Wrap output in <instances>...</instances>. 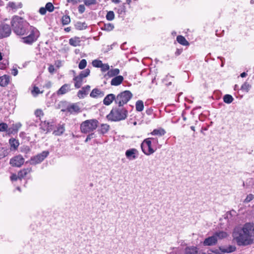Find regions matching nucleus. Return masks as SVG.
I'll return each instance as SVG.
<instances>
[{"instance_id":"f257e3e1","label":"nucleus","mask_w":254,"mask_h":254,"mask_svg":"<svg viewBox=\"0 0 254 254\" xmlns=\"http://www.w3.org/2000/svg\"><path fill=\"white\" fill-rule=\"evenodd\" d=\"M232 237L239 246H247L254 244V224L246 223L242 227H235Z\"/></svg>"},{"instance_id":"f03ea898","label":"nucleus","mask_w":254,"mask_h":254,"mask_svg":"<svg viewBox=\"0 0 254 254\" xmlns=\"http://www.w3.org/2000/svg\"><path fill=\"white\" fill-rule=\"evenodd\" d=\"M11 24L14 32L17 35L22 36L28 34V30L31 26L22 17L17 15L13 16Z\"/></svg>"},{"instance_id":"7ed1b4c3","label":"nucleus","mask_w":254,"mask_h":254,"mask_svg":"<svg viewBox=\"0 0 254 254\" xmlns=\"http://www.w3.org/2000/svg\"><path fill=\"white\" fill-rule=\"evenodd\" d=\"M128 115L127 110L123 106L113 107L110 113L106 116L108 121L119 122L125 120Z\"/></svg>"},{"instance_id":"20e7f679","label":"nucleus","mask_w":254,"mask_h":254,"mask_svg":"<svg viewBox=\"0 0 254 254\" xmlns=\"http://www.w3.org/2000/svg\"><path fill=\"white\" fill-rule=\"evenodd\" d=\"M99 122L96 119L86 120L80 125V130L82 133L87 134L93 132L98 127Z\"/></svg>"},{"instance_id":"39448f33","label":"nucleus","mask_w":254,"mask_h":254,"mask_svg":"<svg viewBox=\"0 0 254 254\" xmlns=\"http://www.w3.org/2000/svg\"><path fill=\"white\" fill-rule=\"evenodd\" d=\"M39 36L40 32L39 30L32 26L28 30L27 35L22 38V41L26 44L31 45L37 40Z\"/></svg>"},{"instance_id":"423d86ee","label":"nucleus","mask_w":254,"mask_h":254,"mask_svg":"<svg viewBox=\"0 0 254 254\" xmlns=\"http://www.w3.org/2000/svg\"><path fill=\"white\" fill-rule=\"evenodd\" d=\"M132 97V94L129 90L121 92L116 96V105L123 107L124 105L127 104Z\"/></svg>"},{"instance_id":"0eeeda50","label":"nucleus","mask_w":254,"mask_h":254,"mask_svg":"<svg viewBox=\"0 0 254 254\" xmlns=\"http://www.w3.org/2000/svg\"><path fill=\"white\" fill-rule=\"evenodd\" d=\"M152 142L150 139H145L141 144L142 152L147 155L153 154L155 150L152 147Z\"/></svg>"},{"instance_id":"6e6552de","label":"nucleus","mask_w":254,"mask_h":254,"mask_svg":"<svg viewBox=\"0 0 254 254\" xmlns=\"http://www.w3.org/2000/svg\"><path fill=\"white\" fill-rule=\"evenodd\" d=\"M48 151H44L42 153L31 158L30 162L31 164L36 165L42 162L49 155Z\"/></svg>"},{"instance_id":"1a4fd4ad","label":"nucleus","mask_w":254,"mask_h":254,"mask_svg":"<svg viewBox=\"0 0 254 254\" xmlns=\"http://www.w3.org/2000/svg\"><path fill=\"white\" fill-rule=\"evenodd\" d=\"M24 163V159L21 155H16L10 160L9 163L13 167H20Z\"/></svg>"},{"instance_id":"9d476101","label":"nucleus","mask_w":254,"mask_h":254,"mask_svg":"<svg viewBox=\"0 0 254 254\" xmlns=\"http://www.w3.org/2000/svg\"><path fill=\"white\" fill-rule=\"evenodd\" d=\"M11 28L8 24H2L0 26V35L2 37H6L11 33Z\"/></svg>"},{"instance_id":"9b49d317","label":"nucleus","mask_w":254,"mask_h":254,"mask_svg":"<svg viewBox=\"0 0 254 254\" xmlns=\"http://www.w3.org/2000/svg\"><path fill=\"white\" fill-rule=\"evenodd\" d=\"M21 127L22 125L20 123L13 124L11 125L10 127H8L7 130V134L8 135H10L11 134L14 135L16 134Z\"/></svg>"},{"instance_id":"f8f14e48","label":"nucleus","mask_w":254,"mask_h":254,"mask_svg":"<svg viewBox=\"0 0 254 254\" xmlns=\"http://www.w3.org/2000/svg\"><path fill=\"white\" fill-rule=\"evenodd\" d=\"M66 111L70 114H73L80 113L81 112V109L78 103H76L69 105L67 107Z\"/></svg>"},{"instance_id":"ddd939ff","label":"nucleus","mask_w":254,"mask_h":254,"mask_svg":"<svg viewBox=\"0 0 254 254\" xmlns=\"http://www.w3.org/2000/svg\"><path fill=\"white\" fill-rule=\"evenodd\" d=\"M70 88V84L65 83L57 91V94L59 96L65 94L71 90Z\"/></svg>"},{"instance_id":"4468645a","label":"nucleus","mask_w":254,"mask_h":254,"mask_svg":"<svg viewBox=\"0 0 254 254\" xmlns=\"http://www.w3.org/2000/svg\"><path fill=\"white\" fill-rule=\"evenodd\" d=\"M116 95L114 94L110 93L107 95L103 99V104L106 106L110 105L113 101L116 104Z\"/></svg>"},{"instance_id":"2eb2a0df","label":"nucleus","mask_w":254,"mask_h":254,"mask_svg":"<svg viewBox=\"0 0 254 254\" xmlns=\"http://www.w3.org/2000/svg\"><path fill=\"white\" fill-rule=\"evenodd\" d=\"M138 151L135 148L128 149L126 152V156L129 160H134L137 158Z\"/></svg>"},{"instance_id":"dca6fc26","label":"nucleus","mask_w":254,"mask_h":254,"mask_svg":"<svg viewBox=\"0 0 254 254\" xmlns=\"http://www.w3.org/2000/svg\"><path fill=\"white\" fill-rule=\"evenodd\" d=\"M32 171L31 167L23 168L18 172L19 175V180H21L24 177H26L28 174H30Z\"/></svg>"},{"instance_id":"f3484780","label":"nucleus","mask_w":254,"mask_h":254,"mask_svg":"<svg viewBox=\"0 0 254 254\" xmlns=\"http://www.w3.org/2000/svg\"><path fill=\"white\" fill-rule=\"evenodd\" d=\"M217 242V239L215 238L214 235L211 237L206 238L203 242L204 246H213L215 245Z\"/></svg>"},{"instance_id":"a211bd4d","label":"nucleus","mask_w":254,"mask_h":254,"mask_svg":"<svg viewBox=\"0 0 254 254\" xmlns=\"http://www.w3.org/2000/svg\"><path fill=\"white\" fill-rule=\"evenodd\" d=\"M10 77L9 75L4 74L0 76V86L6 87L10 82Z\"/></svg>"},{"instance_id":"6ab92c4d","label":"nucleus","mask_w":254,"mask_h":254,"mask_svg":"<svg viewBox=\"0 0 254 254\" xmlns=\"http://www.w3.org/2000/svg\"><path fill=\"white\" fill-rule=\"evenodd\" d=\"M104 92L101 91L98 88L93 89L90 94V97L94 98L102 97L104 96Z\"/></svg>"},{"instance_id":"aec40b11","label":"nucleus","mask_w":254,"mask_h":254,"mask_svg":"<svg viewBox=\"0 0 254 254\" xmlns=\"http://www.w3.org/2000/svg\"><path fill=\"white\" fill-rule=\"evenodd\" d=\"M9 143L10 146V149L11 150H17L18 146L19 145V140L16 139L14 138H10L9 139Z\"/></svg>"},{"instance_id":"412c9836","label":"nucleus","mask_w":254,"mask_h":254,"mask_svg":"<svg viewBox=\"0 0 254 254\" xmlns=\"http://www.w3.org/2000/svg\"><path fill=\"white\" fill-rule=\"evenodd\" d=\"M80 38L77 36H74L69 39V45L73 47L80 46Z\"/></svg>"},{"instance_id":"4be33fe9","label":"nucleus","mask_w":254,"mask_h":254,"mask_svg":"<svg viewBox=\"0 0 254 254\" xmlns=\"http://www.w3.org/2000/svg\"><path fill=\"white\" fill-rule=\"evenodd\" d=\"M123 80L124 77L123 76H116L111 80V84L113 86H118L123 82Z\"/></svg>"},{"instance_id":"5701e85b","label":"nucleus","mask_w":254,"mask_h":254,"mask_svg":"<svg viewBox=\"0 0 254 254\" xmlns=\"http://www.w3.org/2000/svg\"><path fill=\"white\" fill-rule=\"evenodd\" d=\"M73 80L74 81V87L78 89L80 88L82 86L83 78L78 75L74 77Z\"/></svg>"},{"instance_id":"b1692460","label":"nucleus","mask_w":254,"mask_h":254,"mask_svg":"<svg viewBox=\"0 0 254 254\" xmlns=\"http://www.w3.org/2000/svg\"><path fill=\"white\" fill-rule=\"evenodd\" d=\"M165 133V130L162 127H159L156 129H154L152 131H151L150 133V134L152 135L162 136L164 135Z\"/></svg>"},{"instance_id":"393cba45","label":"nucleus","mask_w":254,"mask_h":254,"mask_svg":"<svg viewBox=\"0 0 254 254\" xmlns=\"http://www.w3.org/2000/svg\"><path fill=\"white\" fill-rule=\"evenodd\" d=\"M65 131L64 125H59L57 129L53 132L55 135L60 136Z\"/></svg>"},{"instance_id":"a878e982","label":"nucleus","mask_w":254,"mask_h":254,"mask_svg":"<svg viewBox=\"0 0 254 254\" xmlns=\"http://www.w3.org/2000/svg\"><path fill=\"white\" fill-rule=\"evenodd\" d=\"M90 86L89 85H86L82 87L81 90L78 91L77 93V96L79 98H82L84 96L87 94V92L89 90Z\"/></svg>"},{"instance_id":"bb28decb","label":"nucleus","mask_w":254,"mask_h":254,"mask_svg":"<svg viewBox=\"0 0 254 254\" xmlns=\"http://www.w3.org/2000/svg\"><path fill=\"white\" fill-rule=\"evenodd\" d=\"M177 41L183 46H188L190 45L189 42L182 35H178L176 38Z\"/></svg>"},{"instance_id":"cd10ccee","label":"nucleus","mask_w":254,"mask_h":254,"mask_svg":"<svg viewBox=\"0 0 254 254\" xmlns=\"http://www.w3.org/2000/svg\"><path fill=\"white\" fill-rule=\"evenodd\" d=\"M198 249L196 247H188L185 250V254H197Z\"/></svg>"},{"instance_id":"c85d7f7f","label":"nucleus","mask_w":254,"mask_h":254,"mask_svg":"<svg viewBox=\"0 0 254 254\" xmlns=\"http://www.w3.org/2000/svg\"><path fill=\"white\" fill-rule=\"evenodd\" d=\"M110 129V126L107 124H103L100 126L98 131L100 133L104 134L108 132Z\"/></svg>"},{"instance_id":"c756f323","label":"nucleus","mask_w":254,"mask_h":254,"mask_svg":"<svg viewBox=\"0 0 254 254\" xmlns=\"http://www.w3.org/2000/svg\"><path fill=\"white\" fill-rule=\"evenodd\" d=\"M215 238L218 240V239H222L224 238H226L228 237V234L227 232L223 231H220L219 232H216L214 234Z\"/></svg>"},{"instance_id":"7c9ffc66","label":"nucleus","mask_w":254,"mask_h":254,"mask_svg":"<svg viewBox=\"0 0 254 254\" xmlns=\"http://www.w3.org/2000/svg\"><path fill=\"white\" fill-rule=\"evenodd\" d=\"M114 28V25L110 23H104L103 26L101 27L102 30L106 31H111Z\"/></svg>"},{"instance_id":"2f4dec72","label":"nucleus","mask_w":254,"mask_h":254,"mask_svg":"<svg viewBox=\"0 0 254 254\" xmlns=\"http://www.w3.org/2000/svg\"><path fill=\"white\" fill-rule=\"evenodd\" d=\"M120 73V70L118 68L111 69L109 70L107 73L109 77H113L118 76V75Z\"/></svg>"},{"instance_id":"473e14b6","label":"nucleus","mask_w":254,"mask_h":254,"mask_svg":"<svg viewBox=\"0 0 254 254\" xmlns=\"http://www.w3.org/2000/svg\"><path fill=\"white\" fill-rule=\"evenodd\" d=\"M136 110L138 112H141L144 109L143 102L141 100H138L135 104Z\"/></svg>"},{"instance_id":"72a5a7b5","label":"nucleus","mask_w":254,"mask_h":254,"mask_svg":"<svg viewBox=\"0 0 254 254\" xmlns=\"http://www.w3.org/2000/svg\"><path fill=\"white\" fill-rule=\"evenodd\" d=\"M70 18L69 15H63L61 19L62 23L63 25H67L70 22Z\"/></svg>"},{"instance_id":"f704fd0d","label":"nucleus","mask_w":254,"mask_h":254,"mask_svg":"<svg viewBox=\"0 0 254 254\" xmlns=\"http://www.w3.org/2000/svg\"><path fill=\"white\" fill-rule=\"evenodd\" d=\"M86 25L85 22H77L75 24V27L76 29L78 30H82L85 29L86 28Z\"/></svg>"},{"instance_id":"c9c22d12","label":"nucleus","mask_w":254,"mask_h":254,"mask_svg":"<svg viewBox=\"0 0 254 254\" xmlns=\"http://www.w3.org/2000/svg\"><path fill=\"white\" fill-rule=\"evenodd\" d=\"M234 99L233 97L229 94H226L223 97V101L225 103L227 104H230L232 103Z\"/></svg>"},{"instance_id":"e433bc0d","label":"nucleus","mask_w":254,"mask_h":254,"mask_svg":"<svg viewBox=\"0 0 254 254\" xmlns=\"http://www.w3.org/2000/svg\"><path fill=\"white\" fill-rule=\"evenodd\" d=\"M90 73V70L89 68H86L85 70L81 71L79 74V75L84 78L89 75Z\"/></svg>"},{"instance_id":"4c0bfd02","label":"nucleus","mask_w":254,"mask_h":254,"mask_svg":"<svg viewBox=\"0 0 254 254\" xmlns=\"http://www.w3.org/2000/svg\"><path fill=\"white\" fill-rule=\"evenodd\" d=\"M43 91H40L39 88L36 86L33 87V89L31 91V93L33 96L36 97L38 94L42 93Z\"/></svg>"},{"instance_id":"58836bf2","label":"nucleus","mask_w":254,"mask_h":254,"mask_svg":"<svg viewBox=\"0 0 254 254\" xmlns=\"http://www.w3.org/2000/svg\"><path fill=\"white\" fill-rule=\"evenodd\" d=\"M49 123H47L45 121L44 122H42L41 124V128H42V129L44 131H46V132H48L50 131V129L49 128Z\"/></svg>"},{"instance_id":"ea45409f","label":"nucleus","mask_w":254,"mask_h":254,"mask_svg":"<svg viewBox=\"0 0 254 254\" xmlns=\"http://www.w3.org/2000/svg\"><path fill=\"white\" fill-rule=\"evenodd\" d=\"M106 17L108 20H113L115 18V14L114 12L113 11H108L106 14Z\"/></svg>"},{"instance_id":"a19ab883","label":"nucleus","mask_w":254,"mask_h":254,"mask_svg":"<svg viewBox=\"0 0 254 254\" xmlns=\"http://www.w3.org/2000/svg\"><path fill=\"white\" fill-rule=\"evenodd\" d=\"M87 65V61L85 59H82L80 61L78 64V67L80 69H83Z\"/></svg>"},{"instance_id":"79ce46f5","label":"nucleus","mask_w":254,"mask_h":254,"mask_svg":"<svg viewBox=\"0 0 254 254\" xmlns=\"http://www.w3.org/2000/svg\"><path fill=\"white\" fill-rule=\"evenodd\" d=\"M45 7L47 11L50 12H53L54 10V6L51 2H48L45 5Z\"/></svg>"},{"instance_id":"37998d69","label":"nucleus","mask_w":254,"mask_h":254,"mask_svg":"<svg viewBox=\"0 0 254 254\" xmlns=\"http://www.w3.org/2000/svg\"><path fill=\"white\" fill-rule=\"evenodd\" d=\"M8 128V125L6 123H0V131H6L7 133Z\"/></svg>"},{"instance_id":"c03bdc74","label":"nucleus","mask_w":254,"mask_h":254,"mask_svg":"<svg viewBox=\"0 0 254 254\" xmlns=\"http://www.w3.org/2000/svg\"><path fill=\"white\" fill-rule=\"evenodd\" d=\"M102 63L101 61L98 60H93L92 62V65L95 67H100Z\"/></svg>"},{"instance_id":"a18cd8bd","label":"nucleus","mask_w":254,"mask_h":254,"mask_svg":"<svg viewBox=\"0 0 254 254\" xmlns=\"http://www.w3.org/2000/svg\"><path fill=\"white\" fill-rule=\"evenodd\" d=\"M251 88V85L248 82H245L241 86V89L246 92H248Z\"/></svg>"},{"instance_id":"49530a36","label":"nucleus","mask_w":254,"mask_h":254,"mask_svg":"<svg viewBox=\"0 0 254 254\" xmlns=\"http://www.w3.org/2000/svg\"><path fill=\"white\" fill-rule=\"evenodd\" d=\"M101 68V70L102 72H105L107 71H109L110 69V66L108 64H103L101 65V66L100 67Z\"/></svg>"},{"instance_id":"de8ad7c7","label":"nucleus","mask_w":254,"mask_h":254,"mask_svg":"<svg viewBox=\"0 0 254 254\" xmlns=\"http://www.w3.org/2000/svg\"><path fill=\"white\" fill-rule=\"evenodd\" d=\"M7 155V151L4 148H0V159L4 158Z\"/></svg>"},{"instance_id":"09e8293b","label":"nucleus","mask_w":254,"mask_h":254,"mask_svg":"<svg viewBox=\"0 0 254 254\" xmlns=\"http://www.w3.org/2000/svg\"><path fill=\"white\" fill-rule=\"evenodd\" d=\"M84 4L87 6L96 4L97 3L96 0H84Z\"/></svg>"},{"instance_id":"8fccbe9b","label":"nucleus","mask_w":254,"mask_h":254,"mask_svg":"<svg viewBox=\"0 0 254 254\" xmlns=\"http://www.w3.org/2000/svg\"><path fill=\"white\" fill-rule=\"evenodd\" d=\"M44 114L41 109H37L35 111V115L39 118L44 116Z\"/></svg>"},{"instance_id":"3c124183","label":"nucleus","mask_w":254,"mask_h":254,"mask_svg":"<svg viewBox=\"0 0 254 254\" xmlns=\"http://www.w3.org/2000/svg\"><path fill=\"white\" fill-rule=\"evenodd\" d=\"M254 198V196L252 194H250L248 195H247V197L245 199V202H249L252 200H253Z\"/></svg>"},{"instance_id":"603ef678","label":"nucleus","mask_w":254,"mask_h":254,"mask_svg":"<svg viewBox=\"0 0 254 254\" xmlns=\"http://www.w3.org/2000/svg\"><path fill=\"white\" fill-rule=\"evenodd\" d=\"M10 178L11 181H16L18 179H19V175H16V174H12L10 176Z\"/></svg>"},{"instance_id":"864d4df0","label":"nucleus","mask_w":254,"mask_h":254,"mask_svg":"<svg viewBox=\"0 0 254 254\" xmlns=\"http://www.w3.org/2000/svg\"><path fill=\"white\" fill-rule=\"evenodd\" d=\"M78 10L80 13H83L85 10V7L83 4H80L78 7Z\"/></svg>"},{"instance_id":"5fc2aeb1","label":"nucleus","mask_w":254,"mask_h":254,"mask_svg":"<svg viewBox=\"0 0 254 254\" xmlns=\"http://www.w3.org/2000/svg\"><path fill=\"white\" fill-rule=\"evenodd\" d=\"M94 137V133H93V132H90L87 136L86 138L85 141L86 142L88 141L89 140H90Z\"/></svg>"},{"instance_id":"6e6d98bb","label":"nucleus","mask_w":254,"mask_h":254,"mask_svg":"<svg viewBox=\"0 0 254 254\" xmlns=\"http://www.w3.org/2000/svg\"><path fill=\"white\" fill-rule=\"evenodd\" d=\"M48 71L51 74H53L55 72V68L53 64L49 65Z\"/></svg>"},{"instance_id":"4d7b16f0","label":"nucleus","mask_w":254,"mask_h":254,"mask_svg":"<svg viewBox=\"0 0 254 254\" xmlns=\"http://www.w3.org/2000/svg\"><path fill=\"white\" fill-rule=\"evenodd\" d=\"M147 139H150V141L153 144H157L158 142L157 137H148Z\"/></svg>"},{"instance_id":"13d9d810","label":"nucleus","mask_w":254,"mask_h":254,"mask_svg":"<svg viewBox=\"0 0 254 254\" xmlns=\"http://www.w3.org/2000/svg\"><path fill=\"white\" fill-rule=\"evenodd\" d=\"M47 9L46 7H42L39 9V12L42 15H44L46 14Z\"/></svg>"},{"instance_id":"bf43d9fd","label":"nucleus","mask_w":254,"mask_h":254,"mask_svg":"<svg viewBox=\"0 0 254 254\" xmlns=\"http://www.w3.org/2000/svg\"><path fill=\"white\" fill-rule=\"evenodd\" d=\"M8 6L12 9L16 8V5L14 2H9Z\"/></svg>"},{"instance_id":"052dcab7","label":"nucleus","mask_w":254,"mask_h":254,"mask_svg":"<svg viewBox=\"0 0 254 254\" xmlns=\"http://www.w3.org/2000/svg\"><path fill=\"white\" fill-rule=\"evenodd\" d=\"M229 250L227 251V252H234L236 250V247H233V246H230L229 247Z\"/></svg>"},{"instance_id":"680f3d73","label":"nucleus","mask_w":254,"mask_h":254,"mask_svg":"<svg viewBox=\"0 0 254 254\" xmlns=\"http://www.w3.org/2000/svg\"><path fill=\"white\" fill-rule=\"evenodd\" d=\"M12 74L14 76H16L18 74V70L16 68L13 69L12 70Z\"/></svg>"},{"instance_id":"e2e57ef3","label":"nucleus","mask_w":254,"mask_h":254,"mask_svg":"<svg viewBox=\"0 0 254 254\" xmlns=\"http://www.w3.org/2000/svg\"><path fill=\"white\" fill-rule=\"evenodd\" d=\"M125 3H124L123 5L122 6L120 13H122V12L125 13L126 8H125Z\"/></svg>"},{"instance_id":"0e129e2a","label":"nucleus","mask_w":254,"mask_h":254,"mask_svg":"<svg viewBox=\"0 0 254 254\" xmlns=\"http://www.w3.org/2000/svg\"><path fill=\"white\" fill-rule=\"evenodd\" d=\"M66 1L68 3H72L73 4H75L77 3L76 0H66Z\"/></svg>"},{"instance_id":"69168bd1","label":"nucleus","mask_w":254,"mask_h":254,"mask_svg":"<svg viewBox=\"0 0 254 254\" xmlns=\"http://www.w3.org/2000/svg\"><path fill=\"white\" fill-rule=\"evenodd\" d=\"M181 53H182V50H181L177 49V51L175 52V55L176 56H179V55H180L181 54Z\"/></svg>"},{"instance_id":"338daca9","label":"nucleus","mask_w":254,"mask_h":254,"mask_svg":"<svg viewBox=\"0 0 254 254\" xmlns=\"http://www.w3.org/2000/svg\"><path fill=\"white\" fill-rule=\"evenodd\" d=\"M52 85V82L51 81H48L46 84V87L47 88H50L51 87Z\"/></svg>"},{"instance_id":"774afa93","label":"nucleus","mask_w":254,"mask_h":254,"mask_svg":"<svg viewBox=\"0 0 254 254\" xmlns=\"http://www.w3.org/2000/svg\"><path fill=\"white\" fill-rule=\"evenodd\" d=\"M64 31L66 32H69L71 30V27H67L64 28Z\"/></svg>"}]
</instances>
